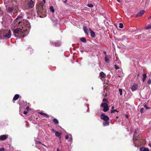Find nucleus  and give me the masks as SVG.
Listing matches in <instances>:
<instances>
[{
    "label": "nucleus",
    "mask_w": 151,
    "mask_h": 151,
    "mask_svg": "<svg viewBox=\"0 0 151 151\" xmlns=\"http://www.w3.org/2000/svg\"><path fill=\"white\" fill-rule=\"evenodd\" d=\"M91 34V36L92 37H95V32L91 29H89Z\"/></svg>",
    "instance_id": "obj_15"
},
{
    "label": "nucleus",
    "mask_w": 151,
    "mask_h": 151,
    "mask_svg": "<svg viewBox=\"0 0 151 151\" xmlns=\"http://www.w3.org/2000/svg\"><path fill=\"white\" fill-rule=\"evenodd\" d=\"M100 76L102 78H105L106 76V75L105 73H104L103 72H101L100 73Z\"/></svg>",
    "instance_id": "obj_18"
},
{
    "label": "nucleus",
    "mask_w": 151,
    "mask_h": 151,
    "mask_svg": "<svg viewBox=\"0 0 151 151\" xmlns=\"http://www.w3.org/2000/svg\"><path fill=\"white\" fill-rule=\"evenodd\" d=\"M109 58L107 57L106 55L105 58V62H108L109 61Z\"/></svg>",
    "instance_id": "obj_29"
},
{
    "label": "nucleus",
    "mask_w": 151,
    "mask_h": 151,
    "mask_svg": "<svg viewBox=\"0 0 151 151\" xmlns=\"http://www.w3.org/2000/svg\"><path fill=\"white\" fill-rule=\"evenodd\" d=\"M80 39L81 41L83 42H86V39L85 37H82Z\"/></svg>",
    "instance_id": "obj_25"
},
{
    "label": "nucleus",
    "mask_w": 151,
    "mask_h": 151,
    "mask_svg": "<svg viewBox=\"0 0 151 151\" xmlns=\"http://www.w3.org/2000/svg\"><path fill=\"white\" fill-rule=\"evenodd\" d=\"M39 114L42 116H45L47 118H48L49 117V116H48L47 114H46L44 113L43 112H41L39 113Z\"/></svg>",
    "instance_id": "obj_20"
},
{
    "label": "nucleus",
    "mask_w": 151,
    "mask_h": 151,
    "mask_svg": "<svg viewBox=\"0 0 151 151\" xmlns=\"http://www.w3.org/2000/svg\"><path fill=\"white\" fill-rule=\"evenodd\" d=\"M147 83L149 84H151V79H149L148 80V81L147 82Z\"/></svg>",
    "instance_id": "obj_36"
},
{
    "label": "nucleus",
    "mask_w": 151,
    "mask_h": 151,
    "mask_svg": "<svg viewBox=\"0 0 151 151\" xmlns=\"http://www.w3.org/2000/svg\"><path fill=\"white\" fill-rule=\"evenodd\" d=\"M42 0L45 3H46L45 0Z\"/></svg>",
    "instance_id": "obj_48"
},
{
    "label": "nucleus",
    "mask_w": 151,
    "mask_h": 151,
    "mask_svg": "<svg viewBox=\"0 0 151 151\" xmlns=\"http://www.w3.org/2000/svg\"><path fill=\"white\" fill-rule=\"evenodd\" d=\"M149 146H150V147H151V144L150 143H149Z\"/></svg>",
    "instance_id": "obj_50"
},
{
    "label": "nucleus",
    "mask_w": 151,
    "mask_h": 151,
    "mask_svg": "<svg viewBox=\"0 0 151 151\" xmlns=\"http://www.w3.org/2000/svg\"><path fill=\"white\" fill-rule=\"evenodd\" d=\"M138 88V85L137 84H134L132 87L131 89L132 91H135Z\"/></svg>",
    "instance_id": "obj_12"
},
{
    "label": "nucleus",
    "mask_w": 151,
    "mask_h": 151,
    "mask_svg": "<svg viewBox=\"0 0 151 151\" xmlns=\"http://www.w3.org/2000/svg\"><path fill=\"white\" fill-rule=\"evenodd\" d=\"M37 14L40 17H43L46 16V12L45 6L43 4H41L39 6V8L37 11Z\"/></svg>",
    "instance_id": "obj_2"
},
{
    "label": "nucleus",
    "mask_w": 151,
    "mask_h": 151,
    "mask_svg": "<svg viewBox=\"0 0 151 151\" xmlns=\"http://www.w3.org/2000/svg\"><path fill=\"white\" fill-rule=\"evenodd\" d=\"M144 107L146 108V109H150L149 107H148L146 105H145Z\"/></svg>",
    "instance_id": "obj_35"
},
{
    "label": "nucleus",
    "mask_w": 151,
    "mask_h": 151,
    "mask_svg": "<svg viewBox=\"0 0 151 151\" xmlns=\"http://www.w3.org/2000/svg\"><path fill=\"white\" fill-rule=\"evenodd\" d=\"M53 122L55 124H58L59 123L58 120L56 118H54L53 119Z\"/></svg>",
    "instance_id": "obj_21"
},
{
    "label": "nucleus",
    "mask_w": 151,
    "mask_h": 151,
    "mask_svg": "<svg viewBox=\"0 0 151 151\" xmlns=\"http://www.w3.org/2000/svg\"><path fill=\"white\" fill-rule=\"evenodd\" d=\"M69 138V136L68 135H66L65 136V138L66 139H68Z\"/></svg>",
    "instance_id": "obj_38"
},
{
    "label": "nucleus",
    "mask_w": 151,
    "mask_h": 151,
    "mask_svg": "<svg viewBox=\"0 0 151 151\" xmlns=\"http://www.w3.org/2000/svg\"><path fill=\"white\" fill-rule=\"evenodd\" d=\"M101 106L103 108V111L104 112H106L109 109V106L107 103H102L101 105Z\"/></svg>",
    "instance_id": "obj_6"
},
{
    "label": "nucleus",
    "mask_w": 151,
    "mask_h": 151,
    "mask_svg": "<svg viewBox=\"0 0 151 151\" xmlns=\"http://www.w3.org/2000/svg\"><path fill=\"white\" fill-rule=\"evenodd\" d=\"M118 2H120V0H116Z\"/></svg>",
    "instance_id": "obj_51"
},
{
    "label": "nucleus",
    "mask_w": 151,
    "mask_h": 151,
    "mask_svg": "<svg viewBox=\"0 0 151 151\" xmlns=\"http://www.w3.org/2000/svg\"><path fill=\"white\" fill-rule=\"evenodd\" d=\"M145 11L144 10H142L138 12L136 15V17H138L142 16L144 13Z\"/></svg>",
    "instance_id": "obj_9"
},
{
    "label": "nucleus",
    "mask_w": 151,
    "mask_h": 151,
    "mask_svg": "<svg viewBox=\"0 0 151 151\" xmlns=\"http://www.w3.org/2000/svg\"><path fill=\"white\" fill-rule=\"evenodd\" d=\"M11 32L10 30L9 29V30L5 31L4 34L3 35V37L5 38L6 39H8L10 38L11 36Z\"/></svg>",
    "instance_id": "obj_5"
},
{
    "label": "nucleus",
    "mask_w": 151,
    "mask_h": 151,
    "mask_svg": "<svg viewBox=\"0 0 151 151\" xmlns=\"http://www.w3.org/2000/svg\"><path fill=\"white\" fill-rule=\"evenodd\" d=\"M27 113V111H24L23 112V113L25 114L26 115Z\"/></svg>",
    "instance_id": "obj_40"
},
{
    "label": "nucleus",
    "mask_w": 151,
    "mask_h": 151,
    "mask_svg": "<svg viewBox=\"0 0 151 151\" xmlns=\"http://www.w3.org/2000/svg\"><path fill=\"white\" fill-rule=\"evenodd\" d=\"M50 10L53 13L55 12V9L54 8V7L53 6H51L50 8Z\"/></svg>",
    "instance_id": "obj_24"
},
{
    "label": "nucleus",
    "mask_w": 151,
    "mask_h": 151,
    "mask_svg": "<svg viewBox=\"0 0 151 151\" xmlns=\"http://www.w3.org/2000/svg\"><path fill=\"white\" fill-rule=\"evenodd\" d=\"M87 6L89 7H93V5L92 4H87Z\"/></svg>",
    "instance_id": "obj_30"
},
{
    "label": "nucleus",
    "mask_w": 151,
    "mask_h": 151,
    "mask_svg": "<svg viewBox=\"0 0 151 151\" xmlns=\"http://www.w3.org/2000/svg\"><path fill=\"white\" fill-rule=\"evenodd\" d=\"M116 119H118V118L119 117L118 116H116Z\"/></svg>",
    "instance_id": "obj_53"
},
{
    "label": "nucleus",
    "mask_w": 151,
    "mask_h": 151,
    "mask_svg": "<svg viewBox=\"0 0 151 151\" xmlns=\"http://www.w3.org/2000/svg\"><path fill=\"white\" fill-rule=\"evenodd\" d=\"M119 90L120 93V95L121 96L122 95V89L121 88H119Z\"/></svg>",
    "instance_id": "obj_31"
},
{
    "label": "nucleus",
    "mask_w": 151,
    "mask_h": 151,
    "mask_svg": "<svg viewBox=\"0 0 151 151\" xmlns=\"http://www.w3.org/2000/svg\"><path fill=\"white\" fill-rule=\"evenodd\" d=\"M23 16L19 15L17 16L16 19L14 21V23H16L18 21L19 22L23 19Z\"/></svg>",
    "instance_id": "obj_8"
},
{
    "label": "nucleus",
    "mask_w": 151,
    "mask_h": 151,
    "mask_svg": "<svg viewBox=\"0 0 151 151\" xmlns=\"http://www.w3.org/2000/svg\"><path fill=\"white\" fill-rule=\"evenodd\" d=\"M114 106H112V107H111V109H112V110H114Z\"/></svg>",
    "instance_id": "obj_45"
},
{
    "label": "nucleus",
    "mask_w": 151,
    "mask_h": 151,
    "mask_svg": "<svg viewBox=\"0 0 151 151\" xmlns=\"http://www.w3.org/2000/svg\"><path fill=\"white\" fill-rule=\"evenodd\" d=\"M100 118L101 119L105 121H108L109 119L108 116L106 115L104 113L101 114Z\"/></svg>",
    "instance_id": "obj_7"
},
{
    "label": "nucleus",
    "mask_w": 151,
    "mask_h": 151,
    "mask_svg": "<svg viewBox=\"0 0 151 151\" xmlns=\"http://www.w3.org/2000/svg\"><path fill=\"white\" fill-rule=\"evenodd\" d=\"M39 144H41V142H39Z\"/></svg>",
    "instance_id": "obj_56"
},
{
    "label": "nucleus",
    "mask_w": 151,
    "mask_h": 151,
    "mask_svg": "<svg viewBox=\"0 0 151 151\" xmlns=\"http://www.w3.org/2000/svg\"><path fill=\"white\" fill-rule=\"evenodd\" d=\"M103 101L104 102L105 101L108 102V101H107V99H106L105 98L103 99Z\"/></svg>",
    "instance_id": "obj_37"
},
{
    "label": "nucleus",
    "mask_w": 151,
    "mask_h": 151,
    "mask_svg": "<svg viewBox=\"0 0 151 151\" xmlns=\"http://www.w3.org/2000/svg\"><path fill=\"white\" fill-rule=\"evenodd\" d=\"M62 135L61 133L59 132H56L55 133V135L57 137H58L60 139L61 138V136Z\"/></svg>",
    "instance_id": "obj_14"
},
{
    "label": "nucleus",
    "mask_w": 151,
    "mask_h": 151,
    "mask_svg": "<svg viewBox=\"0 0 151 151\" xmlns=\"http://www.w3.org/2000/svg\"><path fill=\"white\" fill-rule=\"evenodd\" d=\"M114 67H115V69H116V70L119 68V67L117 65H114Z\"/></svg>",
    "instance_id": "obj_34"
},
{
    "label": "nucleus",
    "mask_w": 151,
    "mask_h": 151,
    "mask_svg": "<svg viewBox=\"0 0 151 151\" xmlns=\"http://www.w3.org/2000/svg\"><path fill=\"white\" fill-rule=\"evenodd\" d=\"M103 124L104 126H108L109 124V122L108 121H105V122L103 123Z\"/></svg>",
    "instance_id": "obj_19"
},
{
    "label": "nucleus",
    "mask_w": 151,
    "mask_h": 151,
    "mask_svg": "<svg viewBox=\"0 0 151 151\" xmlns=\"http://www.w3.org/2000/svg\"><path fill=\"white\" fill-rule=\"evenodd\" d=\"M139 137H135V135H133V140H140V139H142V138H141L140 137V135H139Z\"/></svg>",
    "instance_id": "obj_17"
},
{
    "label": "nucleus",
    "mask_w": 151,
    "mask_h": 151,
    "mask_svg": "<svg viewBox=\"0 0 151 151\" xmlns=\"http://www.w3.org/2000/svg\"><path fill=\"white\" fill-rule=\"evenodd\" d=\"M144 109L143 108H142L140 110V112L141 114L144 112Z\"/></svg>",
    "instance_id": "obj_32"
},
{
    "label": "nucleus",
    "mask_w": 151,
    "mask_h": 151,
    "mask_svg": "<svg viewBox=\"0 0 151 151\" xmlns=\"http://www.w3.org/2000/svg\"><path fill=\"white\" fill-rule=\"evenodd\" d=\"M67 0H65V1H64V3H66L67 2Z\"/></svg>",
    "instance_id": "obj_49"
},
{
    "label": "nucleus",
    "mask_w": 151,
    "mask_h": 151,
    "mask_svg": "<svg viewBox=\"0 0 151 151\" xmlns=\"http://www.w3.org/2000/svg\"><path fill=\"white\" fill-rule=\"evenodd\" d=\"M151 29V24H150L148 25L145 27V29Z\"/></svg>",
    "instance_id": "obj_26"
},
{
    "label": "nucleus",
    "mask_w": 151,
    "mask_h": 151,
    "mask_svg": "<svg viewBox=\"0 0 151 151\" xmlns=\"http://www.w3.org/2000/svg\"><path fill=\"white\" fill-rule=\"evenodd\" d=\"M139 74H138V75H137V78H138V77H139Z\"/></svg>",
    "instance_id": "obj_52"
},
{
    "label": "nucleus",
    "mask_w": 151,
    "mask_h": 151,
    "mask_svg": "<svg viewBox=\"0 0 151 151\" xmlns=\"http://www.w3.org/2000/svg\"><path fill=\"white\" fill-rule=\"evenodd\" d=\"M56 151H60V149L58 148H57Z\"/></svg>",
    "instance_id": "obj_42"
},
{
    "label": "nucleus",
    "mask_w": 151,
    "mask_h": 151,
    "mask_svg": "<svg viewBox=\"0 0 151 151\" xmlns=\"http://www.w3.org/2000/svg\"><path fill=\"white\" fill-rule=\"evenodd\" d=\"M4 148L0 149V151H4Z\"/></svg>",
    "instance_id": "obj_39"
},
{
    "label": "nucleus",
    "mask_w": 151,
    "mask_h": 151,
    "mask_svg": "<svg viewBox=\"0 0 151 151\" xmlns=\"http://www.w3.org/2000/svg\"><path fill=\"white\" fill-rule=\"evenodd\" d=\"M151 18V15L150 16V17L148 18L149 19H150Z\"/></svg>",
    "instance_id": "obj_54"
},
{
    "label": "nucleus",
    "mask_w": 151,
    "mask_h": 151,
    "mask_svg": "<svg viewBox=\"0 0 151 151\" xmlns=\"http://www.w3.org/2000/svg\"><path fill=\"white\" fill-rule=\"evenodd\" d=\"M125 116L127 118H128V116L127 115H125Z\"/></svg>",
    "instance_id": "obj_46"
},
{
    "label": "nucleus",
    "mask_w": 151,
    "mask_h": 151,
    "mask_svg": "<svg viewBox=\"0 0 151 151\" xmlns=\"http://www.w3.org/2000/svg\"><path fill=\"white\" fill-rule=\"evenodd\" d=\"M52 131L53 132H55V133L56 131H55L54 129H52Z\"/></svg>",
    "instance_id": "obj_41"
},
{
    "label": "nucleus",
    "mask_w": 151,
    "mask_h": 151,
    "mask_svg": "<svg viewBox=\"0 0 151 151\" xmlns=\"http://www.w3.org/2000/svg\"><path fill=\"white\" fill-rule=\"evenodd\" d=\"M29 107L27 106V107L26 108V109L27 110H28L29 109Z\"/></svg>",
    "instance_id": "obj_44"
},
{
    "label": "nucleus",
    "mask_w": 151,
    "mask_h": 151,
    "mask_svg": "<svg viewBox=\"0 0 151 151\" xmlns=\"http://www.w3.org/2000/svg\"><path fill=\"white\" fill-rule=\"evenodd\" d=\"M83 30L85 34H88V29L85 26L83 27Z\"/></svg>",
    "instance_id": "obj_23"
},
{
    "label": "nucleus",
    "mask_w": 151,
    "mask_h": 151,
    "mask_svg": "<svg viewBox=\"0 0 151 151\" xmlns=\"http://www.w3.org/2000/svg\"><path fill=\"white\" fill-rule=\"evenodd\" d=\"M103 53L104 54L106 55V51H104Z\"/></svg>",
    "instance_id": "obj_43"
},
{
    "label": "nucleus",
    "mask_w": 151,
    "mask_h": 151,
    "mask_svg": "<svg viewBox=\"0 0 151 151\" xmlns=\"http://www.w3.org/2000/svg\"><path fill=\"white\" fill-rule=\"evenodd\" d=\"M27 30V29L25 31L20 28H17L14 30L13 33L16 37H24L27 36V35L25 33Z\"/></svg>",
    "instance_id": "obj_1"
},
{
    "label": "nucleus",
    "mask_w": 151,
    "mask_h": 151,
    "mask_svg": "<svg viewBox=\"0 0 151 151\" xmlns=\"http://www.w3.org/2000/svg\"><path fill=\"white\" fill-rule=\"evenodd\" d=\"M19 97V95L18 94H16L14 96L13 99V100L16 101L17 100Z\"/></svg>",
    "instance_id": "obj_16"
},
{
    "label": "nucleus",
    "mask_w": 151,
    "mask_h": 151,
    "mask_svg": "<svg viewBox=\"0 0 151 151\" xmlns=\"http://www.w3.org/2000/svg\"><path fill=\"white\" fill-rule=\"evenodd\" d=\"M119 25V27L120 28H122L124 27L123 24L122 23H120Z\"/></svg>",
    "instance_id": "obj_28"
},
{
    "label": "nucleus",
    "mask_w": 151,
    "mask_h": 151,
    "mask_svg": "<svg viewBox=\"0 0 151 151\" xmlns=\"http://www.w3.org/2000/svg\"><path fill=\"white\" fill-rule=\"evenodd\" d=\"M27 50L28 52L29 51L30 52H31L30 53L31 54L33 50L31 48H29Z\"/></svg>",
    "instance_id": "obj_27"
},
{
    "label": "nucleus",
    "mask_w": 151,
    "mask_h": 151,
    "mask_svg": "<svg viewBox=\"0 0 151 151\" xmlns=\"http://www.w3.org/2000/svg\"><path fill=\"white\" fill-rule=\"evenodd\" d=\"M22 24L26 27H29V28L30 24L27 20L23 19V21H19L17 24L19 26L22 25Z\"/></svg>",
    "instance_id": "obj_4"
},
{
    "label": "nucleus",
    "mask_w": 151,
    "mask_h": 151,
    "mask_svg": "<svg viewBox=\"0 0 151 151\" xmlns=\"http://www.w3.org/2000/svg\"><path fill=\"white\" fill-rule=\"evenodd\" d=\"M115 111H116L117 112H118V111L116 109H114V110H112L111 111V113H114V112Z\"/></svg>",
    "instance_id": "obj_33"
},
{
    "label": "nucleus",
    "mask_w": 151,
    "mask_h": 151,
    "mask_svg": "<svg viewBox=\"0 0 151 151\" xmlns=\"http://www.w3.org/2000/svg\"><path fill=\"white\" fill-rule=\"evenodd\" d=\"M7 138V136L6 135H1L0 136V140H4L6 139Z\"/></svg>",
    "instance_id": "obj_11"
},
{
    "label": "nucleus",
    "mask_w": 151,
    "mask_h": 151,
    "mask_svg": "<svg viewBox=\"0 0 151 151\" xmlns=\"http://www.w3.org/2000/svg\"><path fill=\"white\" fill-rule=\"evenodd\" d=\"M140 151H149L148 148L145 147H142L140 148Z\"/></svg>",
    "instance_id": "obj_13"
},
{
    "label": "nucleus",
    "mask_w": 151,
    "mask_h": 151,
    "mask_svg": "<svg viewBox=\"0 0 151 151\" xmlns=\"http://www.w3.org/2000/svg\"><path fill=\"white\" fill-rule=\"evenodd\" d=\"M118 76V77H120V78L121 77V76Z\"/></svg>",
    "instance_id": "obj_55"
},
{
    "label": "nucleus",
    "mask_w": 151,
    "mask_h": 151,
    "mask_svg": "<svg viewBox=\"0 0 151 151\" xmlns=\"http://www.w3.org/2000/svg\"><path fill=\"white\" fill-rule=\"evenodd\" d=\"M137 133V131H136V130H135V131H134V133L135 134H136Z\"/></svg>",
    "instance_id": "obj_47"
},
{
    "label": "nucleus",
    "mask_w": 151,
    "mask_h": 151,
    "mask_svg": "<svg viewBox=\"0 0 151 151\" xmlns=\"http://www.w3.org/2000/svg\"><path fill=\"white\" fill-rule=\"evenodd\" d=\"M14 7H9L6 9V11L8 13L12 14V11L14 10Z\"/></svg>",
    "instance_id": "obj_10"
},
{
    "label": "nucleus",
    "mask_w": 151,
    "mask_h": 151,
    "mask_svg": "<svg viewBox=\"0 0 151 151\" xmlns=\"http://www.w3.org/2000/svg\"><path fill=\"white\" fill-rule=\"evenodd\" d=\"M35 0H27V4L24 6L25 9H29L33 8L35 4Z\"/></svg>",
    "instance_id": "obj_3"
},
{
    "label": "nucleus",
    "mask_w": 151,
    "mask_h": 151,
    "mask_svg": "<svg viewBox=\"0 0 151 151\" xmlns=\"http://www.w3.org/2000/svg\"><path fill=\"white\" fill-rule=\"evenodd\" d=\"M147 77V75L146 74H143V78L142 80L143 82H144L146 78Z\"/></svg>",
    "instance_id": "obj_22"
}]
</instances>
